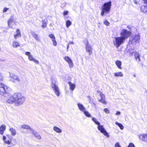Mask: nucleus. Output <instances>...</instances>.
<instances>
[{
	"label": "nucleus",
	"instance_id": "nucleus-1",
	"mask_svg": "<svg viewBox=\"0 0 147 147\" xmlns=\"http://www.w3.org/2000/svg\"><path fill=\"white\" fill-rule=\"evenodd\" d=\"M25 100L24 97L21 93H16L11 96L6 102L9 103H14L17 105H19L22 104Z\"/></svg>",
	"mask_w": 147,
	"mask_h": 147
},
{
	"label": "nucleus",
	"instance_id": "nucleus-2",
	"mask_svg": "<svg viewBox=\"0 0 147 147\" xmlns=\"http://www.w3.org/2000/svg\"><path fill=\"white\" fill-rule=\"evenodd\" d=\"M111 5V1L105 3L102 7L101 15L103 16L105 13H108L109 12Z\"/></svg>",
	"mask_w": 147,
	"mask_h": 147
},
{
	"label": "nucleus",
	"instance_id": "nucleus-3",
	"mask_svg": "<svg viewBox=\"0 0 147 147\" xmlns=\"http://www.w3.org/2000/svg\"><path fill=\"white\" fill-rule=\"evenodd\" d=\"M11 90V88L8 87L7 86L5 85L2 83L1 84V86H0V94L1 95H3L4 96L5 94H8V95H9V93L8 92L9 91Z\"/></svg>",
	"mask_w": 147,
	"mask_h": 147
},
{
	"label": "nucleus",
	"instance_id": "nucleus-4",
	"mask_svg": "<svg viewBox=\"0 0 147 147\" xmlns=\"http://www.w3.org/2000/svg\"><path fill=\"white\" fill-rule=\"evenodd\" d=\"M124 41L120 36L115 37L114 39L113 40L114 46L117 48L123 43Z\"/></svg>",
	"mask_w": 147,
	"mask_h": 147
},
{
	"label": "nucleus",
	"instance_id": "nucleus-5",
	"mask_svg": "<svg viewBox=\"0 0 147 147\" xmlns=\"http://www.w3.org/2000/svg\"><path fill=\"white\" fill-rule=\"evenodd\" d=\"M130 34V33L125 29L122 30L120 33L121 37L123 40L125 41L129 37Z\"/></svg>",
	"mask_w": 147,
	"mask_h": 147
},
{
	"label": "nucleus",
	"instance_id": "nucleus-6",
	"mask_svg": "<svg viewBox=\"0 0 147 147\" xmlns=\"http://www.w3.org/2000/svg\"><path fill=\"white\" fill-rule=\"evenodd\" d=\"M51 87L57 96H60V92L59 87L55 84V82H52L51 83Z\"/></svg>",
	"mask_w": 147,
	"mask_h": 147
},
{
	"label": "nucleus",
	"instance_id": "nucleus-7",
	"mask_svg": "<svg viewBox=\"0 0 147 147\" xmlns=\"http://www.w3.org/2000/svg\"><path fill=\"white\" fill-rule=\"evenodd\" d=\"M97 129L102 133L105 136L109 138V135L108 132L104 127L102 125H99L97 127Z\"/></svg>",
	"mask_w": 147,
	"mask_h": 147
},
{
	"label": "nucleus",
	"instance_id": "nucleus-8",
	"mask_svg": "<svg viewBox=\"0 0 147 147\" xmlns=\"http://www.w3.org/2000/svg\"><path fill=\"white\" fill-rule=\"evenodd\" d=\"M140 39V36L138 35H137L136 36L130 39V41L132 44H136L138 42Z\"/></svg>",
	"mask_w": 147,
	"mask_h": 147
},
{
	"label": "nucleus",
	"instance_id": "nucleus-9",
	"mask_svg": "<svg viewBox=\"0 0 147 147\" xmlns=\"http://www.w3.org/2000/svg\"><path fill=\"white\" fill-rule=\"evenodd\" d=\"M144 5L141 6L140 10L142 12L147 13V0L144 1Z\"/></svg>",
	"mask_w": 147,
	"mask_h": 147
},
{
	"label": "nucleus",
	"instance_id": "nucleus-10",
	"mask_svg": "<svg viewBox=\"0 0 147 147\" xmlns=\"http://www.w3.org/2000/svg\"><path fill=\"white\" fill-rule=\"evenodd\" d=\"M97 92L100 94L101 97V99L99 100V101L104 104H106L107 102L105 100V96L100 91H98Z\"/></svg>",
	"mask_w": 147,
	"mask_h": 147
},
{
	"label": "nucleus",
	"instance_id": "nucleus-11",
	"mask_svg": "<svg viewBox=\"0 0 147 147\" xmlns=\"http://www.w3.org/2000/svg\"><path fill=\"white\" fill-rule=\"evenodd\" d=\"M9 76L10 78L16 80L18 82H20L21 81L20 79L17 75L9 73Z\"/></svg>",
	"mask_w": 147,
	"mask_h": 147
},
{
	"label": "nucleus",
	"instance_id": "nucleus-12",
	"mask_svg": "<svg viewBox=\"0 0 147 147\" xmlns=\"http://www.w3.org/2000/svg\"><path fill=\"white\" fill-rule=\"evenodd\" d=\"M86 50L87 52L89 53V55H90L92 53V48L90 45L88 44V42L86 46Z\"/></svg>",
	"mask_w": 147,
	"mask_h": 147
},
{
	"label": "nucleus",
	"instance_id": "nucleus-13",
	"mask_svg": "<svg viewBox=\"0 0 147 147\" xmlns=\"http://www.w3.org/2000/svg\"><path fill=\"white\" fill-rule=\"evenodd\" d=\"M49 36L51 38L53 42V45L55 46H56L57 45V42L55 40V38L54 35L52 34H49Z\"/></svg>",
	"mask_w": 147,
	"mask_h": 147
},
{
	"label": "nucleus",
	"instance_id": "nucleus-14",
	"mask_svg": "<svg viewBox=\"0 0 147 147\" xmlns=\"http://www.w3.org/2000/svg\"><path fill=\"white\" fill-rule=\"evenodd\" d=\"M139 138L143 141L147 142V134H143L140 135V136Z\"/></svg>",
	"mask_w": 147,
	"mask_h": 147
},
{
	"label": "nucleus",
	"instance_id": "nucleus-15",
	"mask_svg": "<svg viewBox=\"0 0 147 147\" xmlns=\"http://www.w3.org/2000/svg\"><path fill=\"white\" fill-rule=\"evenodd\" d=\"M14 17L13 16H11L10 18L9 19L8 21V25L10 27L12 28V26H11V24L12 22H14Z\"/></svg>",
	"mask_w": 147,
	"mask_h": 147
},
{
	"label": "nucleus",
	"instance_id": "nucleus-16",
	"mask_svg": "<svg viewBox=\"0 0 147 147\" xmlns=\"http://www.w3.org/2000/svg\"><path fill=\"white\" fill-rule=\"evenodd\" d=\"M16 34L14 35L15 39H16L20 37L21 36V33L19 29H17L16 31Z\"/></svg>",
	"mask_w": 147,
	"mask_h": 147
},
{
	"label": "nucleus",
	"instance_id": "nucleus-17",
	"mask_svg": "<svg viewBox=\"0 0 147 147\" xmlns=\"http://www.w3.org/2000/svg\"><path fill=\"white\" fill-rule=\"evenodd\" d=\"M32 134L34 135V136L38 139H40L41 138V137L39 134L37 132L34 130L33 129L32 131Z\"/></svg>",
	"mask_w": 147,
	"mask_h": 147
},
{
	"label": "nucleus",
	"instance_id": "nucleus-18",
	"mask_svg": "<svg viewBox=\"0 0 147 147\" xmlns=\"http://www.w3.org/2000/svg\"><path fill=\"white\" fill-rule=\"evenodd\" d=\"M28 59L31 61H33L36 64H38L39 63V61L35 59H34L33 57L31 55L30 56H29Z\"/></svg>",
	"mask_w": 147,
	"mask_h": 147
},
{
	"label": "nucleus",
	"instance_id": "nucleus-19",
	"mask_svg": "<svg viewBox=\"0 0 147 147\" xmlns=\"http://www.w3.org/2000/svg\"><path fill=\"white\" fill-rule=\"evenodd\" d=\"M6 128V126L5 125H2L0 127V134L1 135H3L4 132Z\"/></svg>",
	"mask_w": 147,
	"mask_h": 147
},
{
	"label": "nucleus",
	"instance_id": "nucleus-20",
	"mask_svg": "<svg viewBox=\"0 0 147 147\" xmlns=\"http://www.w3.org/2000/svg\"><path fill=\"white\" fill-rule=\"evenodd\" d=\"M69 86L70 89L72 91H73L76 87V84L74 83H72L71 82H68Z\"/></svg>",
	"mask_w": 147,
	"mask_h": 147
},
{
	"label": "nucleus",
	"instance_id": "nucleus-21",
	"mask_svg": "<svg viewBox=\"0 0 147 147\" xmlns=\"http://www.w3.org/2000/svg\"><path fill=\"white\" fill-rule=\"evenodd\" d=\"M77 105L78 108L81 111L84 112L85 110H86L85 107L82 104L80 103H78L77 104Z\"/></svg>",
	"mask_w": 147,
	"mask_h": 147
},
{
	"label": "nucleus",
	"instance_id": "nucleus-22",
	"mask_svg": "<svg viewBox=\"0 0 147 147\" xmlns=\"http://www.w3.org/2000/svg\"><path fill=\"white\" fill-rule=\"evenodd\" d=\"M9 130L10 131L11 134L13 136H15L16 134V130L12 127L9 128Z\"/></svg>",
	"mask_w": 147,
	"mask_h": 147
},
{
	"label": "nucleus",
	"instance_id": "nucleus-23",
	"mask_svg": "<svg viewBox=\"0 0 147 147\" xmlns=\"http://www.w3.org/2000/svg\"><path fill=\"white\" fill-rule=\"evenodd\" d=\"M32 34L33 36L36 40H37L38 42L40 41V38L38 37V35L36 34L33 32H32Z\"/></svg>",
	"mask_w": 147,
	"mask_h": 147
},
{
	"label": "nucleus",
	"instance_id": "nucleus-24",
	"mask_svg": "<svg viewBox=\"0 0 147 147\" xmlns=\"http://www.w3.org/2000/svg\"><path fill=\"white\" fill-rule=\"evenodd\" d=\"M21 127L23 129H28L32 131L33 129L30 127L29 126L27 125H24L21 126Z\"/></svg>",
	"mask_w": 147,
	"mask_h": 147
},
{
	"label": "nucleus",
	"instance_id": "nucleus-25",
	"mask_svg": "<svg viewBox=\"0 0 147 147\" xmlns=\"http://www.w3.org/2000/svg\"><path fill=\"white\" fill-rule=\"evenodd\" d=\"M53 129L55 132L59 133H60L62 131V130L61 129L56 126L53 127Z\"/></svg>",
	"mask_w": 147,
	"mask_h": 147
},
{
	"label": "nucleus",
	"instance_id": "nucleus-26",
	"mask_svg": "<svg viewBox=\"0 0 147 147\" xmlns=\"http://www.w3.org/2000/svg\"><path fill=\"white\" fill-rule=\"evenodd\" d=\"M114 76L116 77H122L123 76V75L121 72H118L114 73Z\"/></svg>",
	"mask_w": 147,
	"mask_h": 147
},
{
	"label": "nucleus",
	"instance_id": "nucleus-27",
	"mask_svg": "<svg viewBox=\"0 0 147 147\" xmlns=\"http://www.w3.org/2000/svg\"><path fill=\"white\" fill-rule=\"evenodd\" d=\"M115 64L118 67L119 69H121V61L119 60H117L115 61Z\"/></svg>",
	"mask_w": 147,
	"mask_h": 147
},
{
	"label": "nucleus",
	"instance_id": "nucleus-28",
	"mask_svg": "<svg viewBox=\"0 0 147 147\" xmlns=\"http://www.w3.org/2000/svg\"><path fill=\"white\" fill-rule=\"evenodd\" d=\"M135 57L136 59L138 61H140V55L138 53L136 52L135 53Z\"/></svg>",
	"mask_w": 147,
	"mask_h": 147
},
{
	"label": "nucleus",
	"instance_id": "nucleus-29",
	"mask_svg": "<svg viewBox=\"0 0 147 147\" xmlns=\"http://www.w3.org/2000/svg\"><path fill=\"white\" fill-rule=\"evenodd\" d=\"M13 46L14 48H17L20 46L19 43L16 41H14L13 42Z\"/></svg>",
	"mask_w": 147,
	"mask_h": 147
},
{
	"label": "nucleus",
	"instance_id": "nucleus-30",
	"mask_svg": "<svg viewBox=\"0 0 147 147\" xmlns=\"http://www.w3.org/2000/svg\"><path fill=\"white\" fill-rule=\"evenodd\" d=\"M115 123L120 127L121 130H123V129L124 127L121 124L117 122H116Z\"/></svg>",
	"mask_w": 147,
	"mask_h": 147
},
{
	"label": "nucleus",
	"instance_id": "nucleus-31",
	"mask_svg": "<svg viewBox=\"0 0 147 147\" xmlns=\"http://www.w3.org/2000/svg\"><path fill=\"white\" fill-rule=\"evenodd\" d=\"M92 120L96 124L98 125V126L100 124V123L95 118L92 117Z\"/></svg>",
	"mask_w": 147,
	"mask_h": 147
},
{
	"label": "nucleus",
	"instance_id": "nucleus-32",
	"mask_svg": "<svg viewBox=\"0 0 147 147\" xmlns=\"http://www.w3.org/2000/svg\"><path fill=\"white\" fill-rule=\"evenodd\" d=\"M84 115L88 117H91V115L88 111H86V110L84 111Z\"/></svg>",
	"mask_w": 147,
	"mask_h": 147
},
{
	"label": "nucleus",
	"instance_id": "nucleus-33",
	"mask_svg": "<svg viewBox=\"0 0 147 147\" xmlns=\"http://www.w3.org/2000/svg\"><path fill=\"white\" fill-rule=\"evenodd\" d=\"M71 22L69 20L67 21L66 22V25L67 27L68 28L69 26L71 25Z\"/></svg>",
	"mask_w": 147,
	"mask_h": 147
},
{
	"label": "nucleus",
	"instance_id": "nucleus-34",
	"mask_svg": "<svg viewBox=\"0 0 147 147\" xmlns=\"http://www.w3.org/2000/svg\"><path fill=\"white\" fill-rule=\"evenodd\" d=\"M47 26L46 22L44 20H42V27L43 28H44Z\"/></svg>",
	"mask_w": 147,
	"mask_h": 147
},
{
	"label": "nucleus",
	"instance_id": "nucleus-35",
	"mask_svg": "<svg viewBox=\"0 0 147 147\" xmlns=\"http://www.w3.org/2000/svg\"><path fill=\"white\" fill-rule=\"evenodd\" d=\"M64 59L68 63L72 61L71 58L68 56H66L64 57Z\"/></svg>",
	"mask_w": 147,
	"mask_h": 147
},
{
	"label": "nucleus",
	"instance_id": "nucleus-36",
	"mask_svg": "<svg viewBox=\"0 0 147 147\" xmlns=\"http://www.w3.org/2000/svg\"><path fill=\"white\" fill-rule=\"evenodd\" d=\"M69 67L70 68H72L73 66V63L72 61H71L68 63Z\"/></svg>",
	"mask_w": 147,
	"mask_h": 147
},
{
	"label": "nucleus",
	"instance_id": "nucleus-37",
	"mask_svg": "<svg viewBox=\"0 0 147 147\" xmlns=\"http://www.w3.org/2000/svg\"><path fill=\"white\" fill-rule=\"evenodd\" d=\"M104 23L105 25L107 26H109L110 24L109 22L107 20H105L104 21Z\"/></svg>",
	"mask_w": 147,
	"mask_h": 147
},
{
	"label": "nucleus",
	"instance_id": "nucleus-38",
	"mask_svg": "<svg viewBox=\"0 0 147 147\" xmlns=\"http://www.w3.org/2000/svg\"><path fill=\"white\" fill-rule=\"evenodd\" d=\"M127 147H135L134 144L132 143H130Z\"/></svg>",
	"mask_w": 147,
	"mask_h": 147
},
{
	"label": "nucleus",
	"instance_id": "nucleus-39",
	"mask_svg": "<svg viewBox=\"0 0 147 147\" xmlns=\"http://www.w3.org/2000/svg\"><path fill=\"white\" fill-rule=\"evenodd\" d=\"M115 147H121L119 144V142H117L115 144Z\"/></svg>",
	"mask_w": 147,
	"mask_h": 147
},
{
	"label": "nucleus",
	"instance_id": "nucleus-40",
	"mask_svg": "<svg viewBox=\"0 0 147 147\" xmlns=\"http://www.w3.org/2000/svg\"><path fill=\"white\" fill-rule=\"evenodd\" d=\"M104 111L106 113H109V111L107 109H105Z\"/></svg>",
	"mask_w": 147,
	"mask_h": 147
},
{
	"label": "nucleus",
	"instance_id": "nucleus-41",
	"mask_svg": "<svg viewBox=\"0 0 147 147\" xmlns=\"http://www.w3.org/2000/svg\"><path fill=\"white\" fill-rule=\"evenodd\" d=\"M88 100H89V102L90 103V102L92 100V98L90 96H88Z\"/></svg>",
	"mask_w": 147,
	"mask_h": 147
},
{
	"label": "nucleus",
	"instance_id": "nucleus-42",
	"mask_svg": "<svg viewBox=\"0 0 147 147\" xmlns=\"http://www.w3.org/2000/svg\"><path fill=\"white\" fill-rule=\"evenodd\" d=\"M25 54L26 55H27L29 57V56H30V53L29 52H26Z\"/></svg>",
	"mask_w": 147,
	"mask_h": 147
},
{
	"label": "nucleus",
	"instance_id": "nucleus-43",
	"mask_svg": "<svg viewBox=\"0 0 147 147\" xmlns=\"http://www.w3.org/2000/svg\"><path fill=\"white\" fill-rule=\"evenodd\" d=\"M21 132L22 134H26L28 133V131H24V130H22L21 131Z\"/></svg>",
	"mask_w": 147,
	"mask_h": 147
},
{
	"label": "nucleus",
	"instance_id": "nucleus-44",
	"mask_svg": "<svg viewBox=\"0 0 147 147\" xmlns=\"http://www.w3.org/2000/svg\"><path fill=\"white\" fill-rule=\"evenodd\" d=\"M6 144H10L11 143L10 142L9 140H7V141L5 140L4 142Z\"/></svg>",
	"mask_w": 147,
	"mask_h": 147
},
{
	"label": "nucleus",
	"instance_id": "nucleus-45",
	"mask_svg": "<svg viewBox=\"0 0 147 147\" xmlns=\"http://www.w3.org/2000/svg\"><path fill=\"white\" fill-rule=\"evenodd\" d=\"M9 9L8 8H5L3 10V12H6Z\"/></svg>",
	"mask_w": 147,
	"mask_h": 147
},
{
	"label": "nucleus",
	"instance_id": "nucleus-46",
	"mask_svg": "<svg viewBox=\"0 0 147 147\" xmlns=\"http://www.w3.org/2000/svg\"><path fill=\"white\" fill-rule=\"evenodd\" d=\"M68 13V11H65L63 12V15L65 16L67 15Z\"/></svg>",
	"mask_w": 147,
	"mask_h": 147
},
{
	"label": "nucleus",
	"instance_id": "nucleus-47",
	"mask_svg": "<svg viewBox=\"0 0 147 147\" xmlns=\"http://www.w3.org/2000/svg\"><path fill=\"white\" fill-rule=\"evenodd\" d=\"M3 77L1 74L0 73V80H3Z\"/></svg>",
	"mask_w": 147,
	"mask_h": 147
},
{
	"label": "nucleus",
	"instance_id": "nucleus-48",
	"mask_svg": "<svg viewBox=\"0 0 147 147\" xmlns=\"http://www.w3.org/2000/svg\"><path fill=\"white\" fill-rule=\"evenodd\" d=\"M121 114V113L119 111H117V112L116 115H119Z\"/></svg>",
	"mask_w": 147,
	"mask_h": 147
},
{
	"label": "nucleus",
	"instance_id": "nucleus-49",
	"mask_svg": "<svg viewBox=\"0 0 147 147\" xmlns=\"http://www.w3.org/2000/svg\"><path fill=\"white\" fill-rule=\"evenodd\" d=\"M6 139V136H3V140L4 142H5L6 140H5Z\"/></svg>",
	"mask_w": 147,
	"mask_h": 147
},
{
	"label": "nucleus",
	"instance_id": "nucleus-50",
	"mask_svg": "<svg viewBox=\"0 0 147 147\" xmlns=\"http://www.w3.org/2000/svg\"><path fill=\"white\" fill-rule=\"evenodd\" d=\"M10 81L13 83H15V80L11 79L10 80Z\"/></svg>",
	"mask_w": 147,
	"mask_h": 147
},
{
	"label": "nucleus",
	"instance_id": "nucleus-51",
	"mask_svg": "<svg viewBox=\"0 0 147 147\" xmlns=\"http://www.w3.org/2000/svg\"><path fill=\"white\" fill-rule=\"evenodd\" d=\"M69 44H74V43L73 41H69Z\"/></svg>",
	"mask_w": 147,
	"mask_h": 147
},
{
	"label": "nucleus",
	"instance_id": "nucleus-52",
	"mask_svg": "<svg viewBox=\"0 0 147 147\" xmlns=\"http://www.w3.org/2000/svg\"><path fill=\"white\" fill-rule=\"evenodd\" d=\"M133 1L136 4H137V2L136 0H133Z\"/></svg>",
	"mask_w": 147,
	"mask_h": 147
},
{
	"label": "nucleus",
	"instance_id": "nucleus-53",
	"mask_svg": "<svg viewBox=\"0 0 147 147\" xmlns=\"http://www.w3.org/2000/svg\"><path fill=\"white\" fill-rule=\"evenodd\" d=\"M69 44H68L67 45V49H68V48H69Z\"/></svg>",
	"mask_w": 147,
	"mask_h": 147
},
{
	"label": "nucleus",
	"instance_id": "nucleus-54",
	"mask_svg": "<svg viewBox=\"0 0 147 147\" xmlns=\"http://www.w3.org/2000/svg\"><path fill=\"white\" fill-rule=\"evenodd\" d=\"M134 77H136V75H135V74H134Z\"/></svg>",
	"mask_w": 147,
	"mask_h": 147
},
{
	"label": "nucleus",
	"instance_id": "nucleus-55",
	"mask_svg": "<svg viewBox=\"0 0 147 147\" xmlns=\"http://www.w3.org/2000/svg\"><path fill=\"white\" fill-rule=\"evenodd\" d=\"M98 24H99V25L100 24V22H99L98 23Z\"/></svg>",
	"mask_w": 147,
	"mask_h": 147
}]
</instances>
